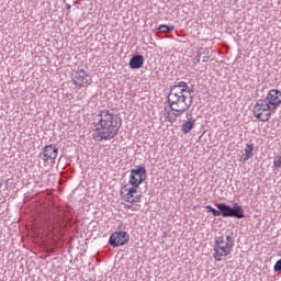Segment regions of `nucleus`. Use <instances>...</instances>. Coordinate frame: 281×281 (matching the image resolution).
Instances as JSON below:
<instances>
[{
    "label": "nucleus",
    "mask_w": 281,
    "mask_h": 281,
    "mask_svg": "<svg viewBox=\"0 0 281 281\" xmlns=\"http://www.w3.org/2000/svg\"><path fill=\"white\" fill-rule=\"evenodd\" d=\"M132 209H133V203L125 205V210H132Z\"/></svg>",
    "instance_id": "393cba45"
},
{
    "label": "nucleus",
    "mask_w": 281,
    "mask_h": 281,
    "mask_svg": "<svg viewBox=\"0 0 281 281\" xmlns=\"http://www.w3.org/2000/svg\"><path fill=\"white\" fill-rule=\"evenodd\" d=\"M137 188L132 186V188L127 189V193L123 195V201L126 203H139L142 201V191H138Z\"/></svg>",
    "instance_id": "9d476101"
},
{
    "label": "nucleus",
    "mask_w": 281,
    "mask_h": 281,
    "mask_svg": "<svg viewBox=\"0 0 281 281\" xmlns=\"http://www.w3.org/2000/svg\"><path fill=\"white\" fill-rule=\"evenodd\" d=\"M146 181V167L144 165H137L130 173V186L139 188L142 183Z\"/></svg>",
    "instance_id": "423d86ee"
},
{
    "label": "nucleus",
    "mask_w": 281,
    "mask_h": 281,
    "mask_svg": "<svg viewBox=\"0 0 281 281\" xmlns=\"http://www.w3.org/2000/svg\"><path fill=\"white\" fill-rule=\"evenodd\" d=\"M254 144H247L245 148V154L250 157H254Z\"/></svg>",
    "instance_id": "dca6fc26"
},
{
    "label": "nucleus",
    "mask_w": 281,
    "mask_h": 281,
    "mask_svg": "<svg viewBox=\"0 0 281 281\" xmlns=\"http://www.w3.org/2000/svg\"><path fill=\"white\" fill-rule=\"evenodd\" d=\"M193 97L182 93L177 88H170L169 94L167 95V102L169 109L176 113H186L192 106Z\"/></svg>",
    "instance_id": "f03ea898"
},
{
    "label": "nucleus",
    "mask_w": 281,
    "mask_h": 281,
    "mask_svg": "<svg viewBox=\"0 0 281 281\" xmlns=\"http://www.w3.org/2000/svg\"><path fill=\"white\" fill-rule=\"evenodd\" d=\"M273 269H274V271H277V272H278V271H281V259H279V260L276 262Z\"/></svg>",
    "instance_id": "aec40b11"
},
{
    "label": "nucleus",
    "mask_w": 281,
    "mask_h": 281,
    "mask_svg": "<svg viewBox=\"0 0 281 281\" xmlns=\"http://www.w3.org/2000/svg\"><path fill=\"white\" fill-rule=\"evenodd\" d=\"M186 117H187V122H194V120H192V113L191 112H188L186 114Z\"/></svg>",
    "instance_id": "4be33fe9"
},
{
    "label": "nucleus",
    "mask_w": 281,
    "mask_h": 281,
    "mask_svg": "<svg viewBox=\"0 0 281 281\" xmlns=\"http://www.w3.org/2000/svg\"><path fill=\"white\" fill-rule=\"evenodd\" d=\"M266 100L274 111H278V106L281 104V91L278 89H271L268 92Z\"/></svg>",
    "instance_id": "1a4fd4ad"
},
{
    "label": "nucleus",
    "mask_w": 281,
    "mask_h": 281,
    "mask_svg": "<svg viewBox=\"0 0 281 281\" xmlns=\"http://www.w3.org/2000/svg\"><path fill=\"white\" fill-rule=\"evenodd\" d=\"M205 54V52L203 53H198L196 56L193 58V64L194 65H199L201 63V55Z\"/></svg>",
    "instance_id": "a211bd4d"
},
{
    "label": "nucleus",
    "mask_w": 281,
    "mask_h": 281,
    "mask_svg": "<svg viewBox=\"0 0 281 281\" xmlns=\"http://www.w3.org/2000/svg\"><path fill=\"white\" fill-rule=\"evenodd\" d=\"M66 98H68V100H74V94L67 93V94H66Z\"/></svg>",
    "instance_id": "b1692460"
},
{
    "label": "nucleus",
    "mask_w": 281,
    "mask_h": 281,
    "mask_svg": "<svg viewBox=\"0 0 281 281\" xmlns=\"http://www.w3.org/2000/svg\"><path fill=\"white\" fill-rule=\"evenodd\" d=\"M210 60V55H204L203 57H202V61L203 63H207Z\"/></svg>",
    "instance_id": "5701e85b"
},
{
    "label": "nucleus",
    "mask_w": 281,
    "mask_h": 281,
    "mask_svg": "<svg viewBox=\"0 0 281 281\" xmlns=\"http://www.w3.org/2000/svg\"><path fill=\"white\" fill-rule=\"evenodd\" d=\"M173 115V120L172 119H169V122H176L177 121V117H180L181 115H183V113H180V112H175L172 113Z\"/></svg>",
    "instance_id": "6ab92c4d"
},
{
    "label": "nucleus",
    "mask_w": 281,
    "mask_h": 281,
    "mask_svg": "<svg viewBox=\"0 0 281 281\" xmlns=\"http://www.w3.org/2000/svg\"><path fill=\"white\" fill-rule=\"evenodd\" d=\"M131 240V235L126 232L117 231L114 232L109 238V245L111 247H122Z\"/></svg>",
    "instance_id": "6e6552de"
},
{
    "label": "nucleus",
    "mask_w": 281,
    "mask_h": 281,
    "mask_svg": "<svg viewBox=\"0 0 281 281\" xmlns=\"http://www.w3.org/2000/svg\"><path fill=\"white\" fill-rule=\"evenodd\" d=\"M273 166H274V168H276L277 170H278L279 168H281V156L274 157Z\"/></svg>",
    "instance_id": "f3484780"
},
{
    "label": "nucleus",
    "mask_w": 281,
    "mask_h": 281,
    "mask_svg": "<svg viewBox=\"0 0 281 281\" xmlns=\"http://www.w3.org/2000/svg\"><path fill=\"white\" fill-rule=\"evenodd\" d=\"M216 209H211L213 216H223V218H245V209L235 202L233 206L226 203H217Z\"/></svg>",
    "instance_id": "20e7f679"
},
{
    "label": "nucleus",
    "mask_w": 281,
    "mask_h": 281,
    "mask_svg": "<svg viewBox=\"0 0 281 281\" xmlns=\"http://www.w3.org/2000/svg\"><path fill=\"white\" fill-rule=\"evenodd\" d=\"M252 156H249V154H245L241 158L243 164H246V161H249V159H251Z\"/></svg>",
    "instance_id": "412c9836"
},
{
    "label": "nucleus",
    "mask_w": 281,
    "mask_h": 281,
    "mask_svg": "<svg viewBox=\"0 0 281 281\" xmlns=\"http://www.w3.org/2000/svg\"><path fill=\"white\" fill-rule=\"evenodd\" d=\"M205 210H209V212H212V210H214V207L212 205H206Z\"/></svg>",
    "instance_id": "a878e982"
},
{
    "label": "nucleus",
    "mask_w": 281,
    "mask_h": 281,
    "mask_svg": "<svg viewBox=\"0 0 281 281\" xmlns=\"http://www.w3.org/2000/svg\"><path fill=\"white\" fill-rule=\"evenodd\" d=\"M130 69H142L144 67V56L143 55H133L130 59Z\"/></svg>",
    "instance_id": "f8f14e48"
},
{
    "label": "nucleus",
    "mask_w": 281,
    "mask_h": 281,
    "mask_svg": "<svg viewBox=\"0 0 281 281\" xmlns=\"http://www.w3.org/2000/svg\"><path fill=\"white\" fill-rule=\"evenodd\" d=\"M236 239L234 238V233L223 234L215 237L213 257L217 262H221L223 258L229 256L234 251V245Z\"/></svg>",
    "instance_id": "7ed1b4c3"
},
{
    "label": "nucleus",
    "mask_w": 281,
    "mask_h": 281,
    "mask_svg": "<svg viewBox=\"0 0 281 281\" xmlns=\"http://www.w3.org/2000/svg\"><path fill=\"white\" fill-rule=\"evenodd\" d=\"M122 128V117L115 114L113 110L104 109L98 111L92 117V139L94 142H110L115 139Z\"/></svg>",
    "instance_id": "f257e3e1"
},
{
    "label": "nucleus",
    "mask_w": 281,
    "mask_h": 281,
    "mask_svg": "<svg viewBox=\"0 0 281 281\" xmlns=\"http://www.w3.org/2000/svg\"><path fill=\"white\" fill-rule=\"evenodd\" d=\"M66 10H68V12H71V4H66Z\"/></svg>",
    "instance_id": "bb28decb"
},
{
    "label": "nucleus",
    "mask_w": 281,
    "mask_h": 281,
    "mask_svg": "<svg viewBox=\"0 0 281 281\" xmlns=\"http://www.w3.org/2000/svg\"><path fill=\"white\" fill-rule=\"evenodd\" d=\"M196 124V120L193 121H186L182 125H181V133H183V135H188V133H190V131H192V128H194V125Z\"/></svg>",
    "instance_id": "4468645a"
},
{
    "label": "nucleus",
    "mask_w": 281,
    "mask_h": 281,
    "mask_svg": "<svg viewBox=\"0 0 281 281\" xmlns=\"http://www.w3.org/2000/svg\"><path fill=\"white\" fill-rule=\"evenodd\" d=\"M252 113L259 122H269L271 120V113H276V110L271 108L269 101L265 98L257 100Z\"/></svg>",
    "instance_id": "39448f33"
},
{
    "label": "nucleus",
    "mask_w": 281,
    "mask_h": 281,
    "mask_svg": "<svg viewBox=\"0 0 281 281\" xmlns=\"http://www.w3.org/2000/svg\"><path fill=\"white\" fill-rule=\"evenodd\" d=\"M72 82L76 87H89L91 85V76L85 69H77L71 74Z\"/></svg>",
    "instance_id": "0eeeda50"
},
{
    "label": "nucleus",
    "mask_w": 281,
    "mask_h": 281,
    "mask_svg": "<svg viewBox=\"0 0 281 281\" xmlns=\"http://www.w3.org/2000/svg\"><path fill=\"white\" fill-rule=\"evenodd\" d=\"M43 157L45 162L54 161L58 157V148L54 145H46L43 149Z\"/></svg>",
    "instance_id": "9b49d317"
},
{
    "label": "nucleus",
    "mask_w": 281,
    "mask_h": 281,
    "mask_svg": "<svg viewBox=\"0 0 281 281\" xmlns=\"http://www.w3.org/2000/svg\"><path fill=\"white\" fill-rule=\"evenodd\" d=\"M157 30H159V32H164V34H170V32L175 31V26L172 25H166V24H160Z\"/></svg>",
    "instance_id": "2eb2a0df"
},
{
    "label": "nucleus",
    "mask_w": 281,
    "mask_h": 281,
    "mask_svg": "<svg viewBox=\"0 0 281 281\" xmlns=\"http://www.w3.org/2000/svg\"><path fill=\"white\" fill-rule=\"evenodd\" d=\"M171 89H176V91H181V93H188V95H192V93L194 92V90H192L189 86L188 82L186 81H179L176 82Z\"/></svg>",
    "instance_id": "ddd939ff"
}]
</instances>
